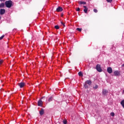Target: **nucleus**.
<instances>
[{"instance_id": "1", "label": "nucleus", "mask_w": 124, "mask_h": 124, "mask_svg": "<svg viewBox=\"0 0 124 124\" xmlns=\"http://www.w3.org/2000/svg\"><path fill=\"white\" fill-rule=\"evenodd\" d=\"M5 5L6 6V7L10 8V7L12 6V1L11 0L6 1L5 2Z\"/></svg>"}, {"instance_id": "2", "label": "nucleus", "mask_w": 124, "mask_h": 124, "mask_svg": "<svg viewBox=\"0 0 124 124\" xmlns=\"http://www.w3.org/2000/svg\"><path fill=\"white\" fill-rule=\"evenodd\" d=\"M96 69L98 72H102V69H101V66L100 64H98L96 65Z\"/></svg>"}, {"instance_id": "3", "label": "nucleus", "mask_w": 124, "mask_h": 124, "mask_svg": "<svg viewBox=\"0 0 124 124\" xmlns=\"http://www.w3.org/2000/svg\"><path fill=\"white\" fill-rule=\"evenodd\" d=\"M115 76H120L121 75V72L119 71H115L114 72Z\"/></svg>"}, {"instance_id": "4", "label": "nucleus", "mask_w": 124, "mask_h": 124, "mask_svg": "<svg viewBox=\"0 0 124 124\" xmlns=\"http://www.w3.org/2000/svg\"><path fill=\"white\" fill-rule=\"evenodd\" d=\"M107 93H108V90L106 89H103L102 92L103 95H107Z\"/></svg>"}, {"instance_id": "5", "label": "nucleus", "mask_w": 124, "mask_h": 124, "mask_svg": "<svg viewBox=\"0 0 124 124\" xmlns=\"http://www.w3.org/2000/svg\"><path fill=\"white\" fill-rule=\"evenodd\" d=\"M107 72H108V73H109V74H111V73H112V72H113L112 68L111 67H108Z\"/></svg>"}, {"instance_id": "6", "label": "nucleus", "mask_w": 124, "mask_h": 124, "mask_svg": "<svg viewBox=\"0 0 124 124\" xmlns=\"http://www.w3.org/2000/svg\"><path fill=\"white\" fill-rule=\"evenodd\" d=\"M5 13V9H0V15H3Z\"/></svg>"}, {"instance_id": "7", "label": "nucleus", "mask_w": 124, "mask_h": 124, "mask_svg": "<svg viewBox=\"0 0 124 124\" xmlns=\"http://www.w3.org/2000/svg\"><path fill=\"white\" fill-rule=\"evenodd\" d=\"M18 85L20 87V88H24V86H25V83L24 82H20L18 84Z\"/></svg>"}, {"instance_id": "8", "label": "nucleus", "mask_w": 124, "mask_h": 124, "mask_svg": "<svg viewBox=\"0 0 124 124\" xmlns=\"http://www.w3.org/2000/svg\"><path fill=\"white\" fill-rule=\"evenodd\" d=\"M62 7H58V8L56 9L57 12H62Z\"/></svg>"}, {"instance_id": "9", "label": "nucleus", "mask_w": 124, "mask_h": 124, "mask_svg": "<svg viewBox=\"0 0 124 124\" xmlns=\"http://www.w3.org/2000/svg\"><path fill=\"white\" fill-rule=\"evenodd\" d=\"M42 104H43V102L41 100H40L38 101V106L42 107Z\"/></svg>"}, {"instance_id": "10", "label": "nucleus", "mask_w": 124, "mask_h": 124, "mask_svg": "<svg viewBox=\"0 0 124 124\" xmlns=\"http://www.w3.org/2000/svg\"><path fill=\"white\" fill-rule=\"evenodd\" d=\"M39 114L40 116H42L44 114V109L41 108V110L39 111Z\"/></svg>"}, {"instance_id": "11", "label": "nucleus", "mask_w": 124, "mask_h": 124, "mask_svg": "<svg viewBox=\"0 0 124 124\" xmlns=\"http://www.w3.org/2000/svg\"><path fill=\"white\" fill-rule=\"evenodd\" d=\"M85 83L87 84V85H89V86H91L92 85V80H88L85 81Z\"/></svg>"}, {"instance_id": "12", "label": "nucleus", "mask_w": 124, "mask_h": 124, "mask_svg": "<svg viewBox=\"0 0 124 124\" xmlns=\"http://www.w3.org/2000/svg\"><path fill=\"white\" fill-rule=\"evenodd\" d=\"M83 7L84 9L83 10V11L84 12V13H88V7L86 6H83Z\"/></svg>"}, {"instance_id": "13", "label": "nucleus", "mask_w": 124, "mask_h": 124, "mask_svg": "<svg viewBox=\"0 0 124 124\" xmlns=\"http://www.w3.org/2000/svg\"><path fill=\"white\" fill-rule=\"evenodd\" d=\"M5 5V4L4 3H1L0 4V8H3Z\"/></svg>"}, {"instance_id": "14", "label": "nucleus", "mask_w": 124, "mask_h": 124, "mask_svg": "<svg viewBox=\"0 0 124 124\" xmlns=\"http://www.w3.org/2000/svg\"><path fill=\"white\" fill-rule=\"evenodd\" d=\"M86 3H87L85 1H78V4H86Z\"/></svg>"}, {"instance_id": "15", "label": "nucleus", "mask_w": 124, "mask_h": 124, "mask_svg": "<svg viewBox=\"0 0 124 124\" xmlns=\"http://www.w3.org/2000/svg\"><path fill=\"white\" fill-rule=\"evenodd\" d=\"M53 97H49L48 99V102H51V101H53Z\"/></svg>"}, {"instance_id": "16", "label": "nucleus", "mask_w": 124, "mask_h": 124, "mask_svg": "<svg viewBox=\"0 0 124 124\" xmlns=\"http://www.w3.org/2000/svg\"><path fill=\"white\" fill-rule=\"evenodd\" d=\"M78 76H80V77H83V73L82 72H78Z\"/></svg>"}, {"instance_id": "17", "label": "nucleus", "mask_w": 124, "mask_h": 124, "mask_svg": "<svg viewBox=\"0 0 124 124\" xmlns=\"http://www.w3.org/2000/svg\"><path fill=\"white\" fill-rule=\"evenodd\" d=\"M84 87L85 89H88V84H86V82H85V83H84Z\"/></svg>"}, {"instance_id": "18", "label": "nucleus", "mask_w": 124, "mask_h": 124, "mask_svg": "<svg viewBox=\"0 0 124 124\" xmlns=\"http://www.w3.org/2000/svg\"><path fill=\"white\" fill-rule=\"evenodd\" d=\"M55 29H56V30H59V29H60V27L58 25H56L54 27Z\"/></svg>"}, {"instance_id": "19", "label": "nucleus", "mask_w": 124, "mask_h": 124, "mask_svg": "<svg viewBox=\"0 0 124 124\" xmlns=\"http://www.w3.org/2000/svg\"><path fill=\"white\" fill-rule=\"evenodd\" d=\"M97 88H98V86H97V85H95L94 87H93V89H94V90H96V89H97Z\"/></svg>"}, {"instance_id": "20", "label": "nucleus", "mask_w": 124, "mask_h": 124, "mask_svg": "<svg viewBox=\"0 0 124 124\" xmlns=\"http://www.w3.org/2000/svg\"><path fill=\"white\" fill-rule=\"evenodd\" d=\"M77 31H82V29L81 28H77Z\"/></svg>"}, {"instance_id": "21", "label": "nucleus", "mask_w": 124, "mask_h": 124, "mask_svg": "<svg viewBox=\"0 0 124 124\" xmlns=\"http://www.w3.org/2000/svg\"><path fill=\"white\" fill-rule=\"evenodd\" d=\"M110 116H111V117H114L115 116V113L114 112H111L110 113Z\"/></svg>"}, {"instance_id": "22", "label": "nucleus", "mask_w": 124, "mask_h": 124, "mask_svg": "<svg viewBox=\"0 0 124 124\" xmlns=\"http://www.w3.org/2000/svg\"><path fill=\"white\" fill-rule=\"evenodd\" d=\"M63 124H67V121H66V120H63Z\"/></svg>"}, {"instance_id": "23", "label": "nucleus", "mask_w": 124, "mask_h": 124, "mask_svg": "<svg viewBox=\"0 0 124 124\" xmlns=\"http://www.w3.org/2000/svg\"><path fill=\"white\" fill-rule=\"evenodd\" d=\"M93 11L95 13H97V12H98V11L96 9H94Z\"/></svg>"}, {"instance_id": "24", "label": "nucleus", "mask_w": 124, "mask_h": 124, "mask_svg": "<svg viewBox=\"0 0 124 124\" xmlns=\"http://www.w3.org/2000/svg\"><path fill=\"white\" fill-rule=\"evenodd\" d=\"M4 37V35H2L1 37H0V40H1Z\"/></svg>"}, {"instance_id": "25", "label": "nucleus", "mask_w": 124, "mask_h": 124, "mask_svg": "<svg viewBox=\"0 0 124 124\" xmlns=\"http://www.w3.org/2000/svg\"><path fill=\"white\" fill-rule=\"evenodd\" d=\"M3 62V60L0 59V64H1Z\"/></svg>"}, {"instance_id": "26", "label": "nucleus", "mask_w": 124, "mask_h": 124, "mask_svg": "<svg viewBox=\"0 0 124 124\" xmlns=\"http://www.w3.org/2000/svg\"><path fill=\"white\" fill-rule=\"evenodd\" d=\"M76 11H80V8H77L76 9Z\"/></svg>"}, {"instance_id": "27", "label": "nucleus", "mask_w": 124, "mask_h": 124, "mask_svg": "<svg viewBox=\"0 0 124 124\" xmlns=\"http://www.w3.org/2000/svg\"><path fill=\"white\" fill-rule=\"evenodd\" d=\"M107 2H110L111 3V1H112L113 0H106Z\"/></svg>"}, {"instance_id": "28", "label": "nucleus", "mask_w": 124, "mask_h": 124, "mask_svg": "<svg viewBox=\"0 0 124 124\" xmlns=\"http://www.w3.org/2000/svg\"><path fill=\"white\" fill-rule=\"evenodd\" d=\"M61 24L63 26V27H65V25L62 22V21L61 22Z\"/></svg>"}, {"instance_id": "29", "label": "nucleus", "mask_w": 124, "mask_h": 124, "mask_svg": "<svg viewBox=\"0 0 124 124\" xmlns=\"http://www.w3.org/2000/svg\"><path fill=\"white\" fill-rule=\"evenodd\" d=\"M0 1H5V0H0Z\"/></svg>"}, {"instance_id": "30", "label": "nucleus", "mask_w": 124, "mask_h": 124, "mask_svg": "<svg viewBox=\"0 0 124 124\" xmlns=\"http://www.w3.org/2000/svg\"><path fill=\"white\" fill-rule=\"evenodd\" d=\"M122 66L124 67V63L122 65Z\"/></svg>"}, {"instance_id": "31", "label": "nucleus", "mask_w": 124, "mask_h": 124, "mask_svg": "<svg viewBox=\"0 0 124 124\" xmlns=\"http://www.w3.org/2000/svg\"><path fill=\"white\" fill-rule=\"evenodd\" d=\"M63 16V14H62V16Z\"/></svg>"}, {"instance_id": "32", "label": "nucleus", "mask_w": 124, "mask_h": 124, "mask_svg": "<svg viewBox=\"0 0 124 124\" xmlns=\"http://www.w3.org/2000/svg\"><path fill=\"white\" fill-rule=\"evenodd\" d=\"M44 98V97H42V98Z\"/></svg>"}]
</instances>
